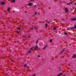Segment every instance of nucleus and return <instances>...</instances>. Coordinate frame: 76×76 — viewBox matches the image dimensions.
Returning a JSON list of instances; mask_svg holds the SVG:
<instances>
[{"label":"nucleus","mask_w":76,"mask_h":76,"mask_svg":"<svg viewBox=\"0 0 76 76\" xmlns=\"http://www.w3.org/2000/svg\"><path fill=\"white\" fill-rule=\"evenodd\" d=\"M64 50H65V49H63V50H62L61 52V53H63V52H64Z\"/></svg>","instance_id":"nucleus-12"},{"label":"nucleus","mask_w":76,"mask_h":76,"mask_svg":"<svg viewBox=\"0 0 76 76\" xmlns=\"http://www.w3.org/2000/svg\"><path fill=\"white\" fill-rule=\"evenodd\" d=\"M36 76V74H34L33 75V76Z\"/></svg>","instance_id":"nucleus-22"},{"label":"nucleus","mask_w":76,"mask_h":76,"mask_svg":"<svg viewBox=\"0 0 76 76\" xmlns=\"http://www.w3.org/2000/svg\"><path fill=\"white\" fill-rule=\"evenodd\" d=\"M37 12H35L34 13V15H37Z\"/></svg>","instance_id":"nucleus-19"},{"label":"nucleus","mask_w":76,"mask_h":76,"mask_svg":"<svg viewBox=\"0 0 76 76\" xmlns=\"http://www.w3.org/2000/svg\"><path fill=\"white\" fill-rule=\"evenodd\" d=\"M71 20H72V21H73L74 20H76V18H72L71 19Z\"/></svg>","instance_id":"nucleus-4"},{"label":"nucleus","mask_w":76,"mask_h":76,"mask_svg":"<svg viewBox=\"0 0 76 76\" xmlns=\"http://www.w3.org/2000/svg\"><path fill=\"white\" fill-rule=\"evenodd\" d=\"M38 57H40V56H38Z\"/></svg>","instance_id":"nucleus-29"},{"label":"nucleus","mask_w":76,"mask_h":76,"mask_svg":"<svg viewBox=\"0 0 76 76\" xmlns=\"http://www.w3.org/2000/svg\"><path fill=\"white\" fill-rule=\"evenodd\" d=\"M47 23H50V22L47 21Z\"/></svg>","instance_id":"nucleus-25"},{"label":"nucleus","mask_w":76,"mask_h":76,"mask_svg":"<svg viewBox=\"0 0 76 76\" xmlns=\"http://www.w3.org/2000/svg\"><path fill=\"white\" fill-rule=\"evenodd\" d=\"M1 4V5H3L4 4H5V3L4 2H1L0 3Z\"/></svg>","instance_id":"nucleus-3"},{"label":"nucleus","mask_w":76,"mask_h":76,"mask_svg":"<svg viewBox=\"0 0 76 76\" xmlns=\"http://www.w3.org/2000/svg\"><path fill=\"white\" fill-rule=\"evenodd\" d=\"M45 25H46V26H47V25H48L47 24V23L45 24Z\"/></svg>","instance_id":"nucleus-26"},{"label":"nucleus","mask_w":76,"mask_h":76,"mask_svg":"<svg viewBox=\"0 0 76 76\" xmlns=\"http://www.w3.org/2000/svg\"><path fill=\"white\" fill-rule=\"evenodd\" d=\"M28 5L29 6H31V5H32V3H30L28 4Z\"/></svg>","instance_id":"nucleus-10"},{"label":"nucleus","mask_w":76,"mask_h":76,"mask_svg":"<svg viewBox=\"0 0 76 76\" xmlns=\"http://www.w3.org/2000/svg\"><path fill=\"white\" fill-rule=\"evenodd\" d=\"M18 30H20V27H18Z\"/></svg>","instance_id":"nucleus-16"},{"label":"nucleus","mask_w":76,"mask_h":76,"mask_svg":"<svg viewBox=\"0 0 76 76\" xmlns=\"http://www.w3.org/2000/svg\"><path fill=\"white\" fill-rule=\"evenodd\" d=\"M67 33H66V32H65V33H64L65 35H67Z\"/></svg>","instance_id":"nucleus-21"},{"label":"nucleus","mask_w":76,"mask_h":76,"mask_svg":"<svg viewBox=\"0 0 76 76\" xmlns=\"http://www.w3.org/2000/svg\"><path fill=\"white\" fill-rule=\"evenodd\" d=\"M12 61H13L12 60H11Z\"/></svg>","instance_id":"nucleus-34"},{"label":"nucleus","mask_w":76,"mask_h":76,"mask_svg":"<svg viewBox=\"0 0 76 76\" xmlns=\"http://www.w3.org/2000/svg\"><path fill=\"white\" fill-rule=\"evenodd\" d=\"M50 42H52V41H53V40H52V39H51L50 40Z\"/></svg>","instance_id":"nucleus-17"},{"label":"nucleus","mask_w":76,"mask_h":76,"mask_svg":"<svg viewBox=\"0 0 76 76\" xmlns=\"http://www.w3.org/2000/svg\"><path fill=\"white\" fill-rule=\"evenodd\" d=\"M74 28H75V29H76V25L74 26Z\"/></svg>","instance_id":"nucleus-18"},{"label":"nucleus","mask_w":76,"mask_h":76,"mask_svg":"<svg viewBox=\"0 0 76 76\" xmlns=\"http://www.w3.org/2000/svg\"><path fill=\"white\" fill-rule=\"evenodd\" d=\"M34 28L35 29H37V28H36V27H35Z\"/></svg>","instance_id":"nucleus-23"},{"label":"nucleus","mask_w":76,"mask_h":76,"mask_svg":"<svg viewBox=\"0 0 76 76\" xmlns=\"http://www.w3.org/2000/svg\"><path fill=\"white\" fill-rule=\"evenodd\" d=\"M24 66L25 67H26L27 66V65H26V64H25Z\"/></svg>","instance_id":"nucleus-14"},{"label":"nucleus","mask_w":76,"mask_h":76,"mask_svg":"<svg viewBox=\"0 0 76 76\" xmlns=\"http://www.w3.org/2000/svg\"><path fill=\"white\" fill-rule=\"evenodd\" d=\"M53 30H56V28L54 27L53 28Z\"/></svg>","instance_id":"nucleus-13"},{"label":"nucleus","mask_w":76,"mask_h":76,"mask_svg":"<svg viewBox=\"0 0 76 76\" xmlns=\"http://www.w3.org/2000/svg\"><path fill=\"white\" fill-rule=\"evenodd\" d=\"M36 6H37V5H35L34 6V7H36Z\"/></svg>","instance_id":"nucleus-27"},{"label":"nucleus","mask_w":76,"mask_h":76,"mask_svg":"<svg viewBox=\"0 0 76 76\" xmlns=\"http://www.w3.org/2000/svg\"><path fill=\"white\" fill-rule=\"evenodd\" d=\"M71 29H74V28H73V27H72V28H71Z\"/></svg>","instance_id":"nucleus-31"},{"label":"nucleus","mask_w":76,"mask_h":76,"mask_svg":"<svg viewBox=\"0 0 76 76\" xmlns=\"http://www.w3.org/2000/svg\"><path fill=\"white\" fill-rule=\"evenodd\" d=\"M34 0H31V1H34Z\"/></svg>","instance_id":"nucleus-30"},{"label":"nucleus","mask_w":76,"mask_h":76,"mask_svg":"<svg viewBox=\"0 0 76 76\" xmlns=\"http://www.w3.org/2000/svg\"><path fill=\"white\" fill-rule=\"evenodd\" d=\"M47 45H46V46H45V47L43 48V49H45V48H47Z\"/></svg>","instance_id":"nucleus-9"},{"label":"nucleus","mask_w":76,"mask_h":76,"mask_svg":"<svg viewBox=\"0 0 76 76\" xmlns=\"http://www.w3.org/2000/svg\"><path fill=\"white\" fill-rule=\"evenodd\" d=\"M63 75V73H61L60 74H58V75L56 76H61V75Z\"/></svg>","instance_id":"nucleus-6"},{"label":"nucleus","mask_w":76,"mask_h":76,"mask_svg":"<svg viewBox=\"0 0 76 76\" xmlns=\"http://www.w3.org/2000/svg\"><path fill=\"white\" fill-rule=\"evenodd\" d=\"M7 10H8V12H9V11H10V8H8V9Z\"/></svg>","instance_id":"nucleus-15"},{"label":"nucleus","mask_w":76,"mask_h":76,"mask_svg":"<svg viewBox=\"0 0 76 76\" xmlns=\"http://www.w3.org/2000/svg\"><path fill=\"white\" fill-rule=\"evenodd\" d=\"M33 50V48H31L28 51V53H31L32 50Z\"/></svg>","instance_id":"nucleus-1"},{"label":"nucleus","mask_w":76,"mask_h":76,"mask_svg":"<svg viewBox=\"0 0 76 76\" xmlns=\"http://www.w3.org/2000/svg\"><path fill=\"white\" fill-rule=\"evenodd\" d=\"M62 20H63L64 21V19H62Z\"/></svg>","instance_id":"nucleus-24"},{"label":"nucleus","mask_w":76,"mask_h":76,"mask_svg":"<svg viewBox=\"0 0 76 76\" xmlns=\"http://www.w3.org/2000/svg\"><path fill=\"white\" fill-rule=\"evenodd\" d=\"M46 22H48V21H47V20H46Z\"/></svg>","instance_id":"nucleus-32"},{"label":"nucleus","mask_w":76,"mask_h":76,"mask_svg":"<svg viewBox=\"0 0 76 76\" xmlns=\"http://www.w3.org/2000/svg\"><path fill=\"white\" fill-rule=\"evenodd\" d=\"M11 2H15V0H12Z\"/></svg>","instance_id":"nucleus-11"},{"label":"nucleus","mask_w":76,"mask_h":76,"mask_svg":"<svg viewBox=\"0 0 76 76\" xmlns=\"http://www.w3.org/2000/svg\"><path fill=\"white\" fill-rule=\"evenodd\" d=\"M42 60H44V59H42Z\"/></svg>","instance_id":"nucleus-33"},{"label":"nucleus","mask_w":76,"mask_h":76,"mask_svg":"<svg viewBox=\"0 0 76 76\" xmlns=\"http://www.w3.org/2000/svg\"><path fill=\"white\" fill-rule=\"evenodd\" d=\"M38 40H37V42H36V43H38Z\"/></svg>","instance_id":"nucleus-28"},{"label":"nucleus","mask_w":76,"mask_h":76,"mask_svg":"<svg viewBox=\"0 0 76 76\" xmlns=\"http://www.w3.org/2000/svg\"><path fill=\"white\" fill-rule=\"evenodd\" d=\"M76 57V54H74L72 56V58H75Z\"/></svg>","instance_id":"nucleus-2"},{"label":"nucleus","mask_w":76,"mask_h":76,"mask_svg":"<svg viewBox=\"0 0 76 76\" xmlns=\"http://www.w3.org/2000/svg\"><path fill=\"white\" fill-rule=\"evenodd\" d=\"M27 68L28 69V68H29V67H28Z\"/></svg>","instance_id":"nucleus-35"},{"label":"nucleus","mask_w":76,"mask_h":76,"mask_svg":"<svg viewBox=\"0 0 76 76\" xmlns=\"http://www.w3.org/2000/svg\"><path fill=\"white\" fill-rule=\"evenodd\" d=\"M35 48L36 50H38V47L37 46H35Z\"/></svg>","instance_id":"nucleus-8"},{"label":"nucleus","mask_w":76,"mask_h":76,"mask_svg":"<svg viewBox=\"0 0 76 76\" xmlns=\"http://www.w3.org/2000/svg\"><path fill=\"white\" fill-rule=\"evenodd\" d=\"M72 3H73L72 2H69V3H67V4L68 5H69V4H72Z\"/></svg>","instance_id":"nucleus-7"},{"label":"nucleus","mask_w":76,"mask_h":76,"mask_svg":"<svg viewBox=\"0 0 76 76\" xmlns=\"http://www.w3.org/2000/svg\"><path fill=\"white\" fill-rule=\"evenodd\" d=\"M17 34H19V31H17Z\"/></svg>","instance_id":"nucleus-20"},{"label":"nucleus","mask_w":76,"mask_h":76,"mask_svg":"<svg viewBox=\"0 0 76 76\" xmlns=\"http://www.w3.org/2000/svg\"><path fill=\"white\" fill-rule=\"evenodd\" d=\"M65 12L66 13L68 12V10L67 8H65Z\"/></svg>","instance_id":"nucleus-5"},{"label":"nucleus","mask_w":76,"mask_h":76,"mask_svg":"<svg viewBox=\"0 0 76 76\" xmlns=\"http://www.w3.org/2000/svg\"><path fill=\"white\" fill-rule=\"evenodd\" d=\"M75 10H76V9H75Z\"/></svg>","instance_id":"nucleus-36"}]
</instances>
